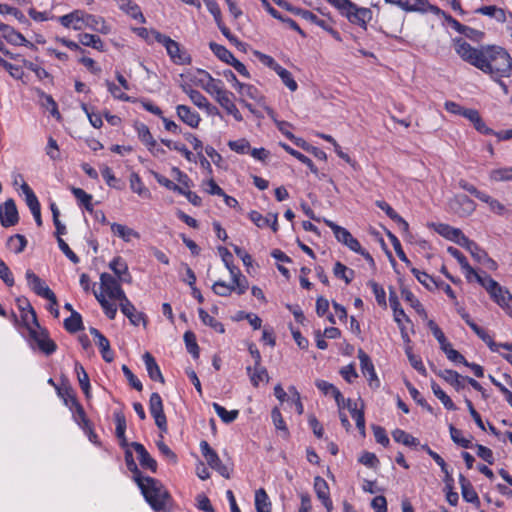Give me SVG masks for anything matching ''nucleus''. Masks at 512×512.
<instances>
[{
  "label": "nucleus",
  "mask_w": 512,
  "mask_h": 512,
  "mask_svg": "<svg viewBox=\"0 0 512 512\" xmlns=\"http://www.w3.org/2000/svg\"><path fill=\"white\" fill-rule=\"evenodd\" d=\"M209 47L212 52L223 62L230 64L234 60V55L224 46L215 42H210Z\"/></svg>",
  "instance_id": "de8ad7c7"
},
{
  "label": "nucleus",
  "mask_w": 512,
  "mask_h": 512,
  "mask_svg": "<svg viewBox=\"0 0 512 512\" xmlns=\"http://www.w3.org/2000/svg\"><path fill=\"white\" fill-rule=\"evenodd\" d=\"M91 335H93L95 343L98 345L103 359L110 363L114 360V353L110 348L109 340L96 328L91 327L89 329Z\"/></svg>",
  "instance_id": "dca6fc26"
},
{
  "label": "nucleus",
  "mask_w": 512,
  "mask_h": 512,
  "mask_svg": "<svg viewBox=\"0 0 512 512\" xmlns=\"http://www.w3.org/2000/svg\"><path fill=\"white\" fill-rule=\"evenodd\" d=\"M361 371L367 377L370 387L376 389L380 386V381L376 375L374 365L370 357L362 350H358Z\"/></svg>",
  "instance_id": "f8f14e48"
},
{
  "label": "nucleus",
  "mask_w": 512,
  "mask_h": 512,
  "mask_svg": "<svg viewBox=\"0 0 512 512\" xmlns=\"http://www.w3.org/2000/svg\"><path fill=\"white\" fill-rule=\"evenodd\" d=\"M136 483L145 500L154 511H162L166 508L168 502L171 500V496L161 481L149 476H144L141 479H136Z\"/></svg>",
  "instance_id": "f03ea898"
},
{
  "label": "nucleus",
  "mask_w": 512,
  "mask_h": 512,
  "mask_svg": "<svg viewBox=\"0 0 512 512\" xmlns=\"http://www.w3.org/2000/svg\"><path fill=\"white\" fill-rule=\"evenodd\" d=\"M278 76L281 78L282 82L291 90L296 91L298 85L296 81L293 79L292 74L282 66H279L275 71Z\"/></svg>",
  "instance_id": "680f3d73"
},
{
  "label": "nucleus",
  "mask_w": 512,
  "mask_h": 512,
  "mask_svg": "<svg viewBox=\"0 0 512 512\" xmlns=\"http://www.w3.org/2000/svg\"><path fill=\"white\" fill-rule=\"evenodd\" d=\"M232 277V285L235 286V290L239 295L244 294L248 289V281L247 279L241 275L240 270L238 269V273L231 274Z\"/></svg>",
  "instance_id": "338daca9"
},
{
  "label": "nucleus",
  "mask_w": 512,
  "mask_h": 512,
  "mask_svg": "<svg viewBox=\"0 0 512 512\" xmlns=\"http://www.w3.org/2000/svg\"><path fill=\"white\" fill-rule=\"evenodd\" d=\"M154 39L159 44L163 45L170 60L176 65H189L192 62V57L188 51L182 47L177 41L171 39L169 36L162 34L158 31H153Z\"/></svg>",
  "instance_id": "7ed1b4c3"
},
{
  "label": "nucleus",
  "mask_w": 512,
  "mask_h": 512,
  "mask_svg": "<svg viewBox=\"0 0 512 512\" xmlns=\"http://www.w3.org/2000/svg\"><path fill=\"white\" fill-rule=\"evenodd\" d=\"M451 206L460 216L472 214L476 207L474 201L464 194L456 195Z\"/></svg>",
  "instance_id": "aec40b11"
},
{
  "label": "nucleus",
  "mask_w": 512,
  "mask_h": 512,
  "mask_svg": "<svg viewBox=\"0 0 512 512\" xmlns=\"http://www.w3.org/2000/svg\"><path fill=\"white\" fill-rule=\"evenodd\" d=\"M64 327L69 333H76L84 329L82 317L76 312L72 311L70 317L64 320Z\"/></svg>",
  "instance_id": "a19ab883"
},
{
  "label": "nucleus",
  "mask_w": 512,
  "mask_h": 512,
  "mask_svg": "<svg viewBox=\"0 0 512 512\" xmlns=\"http://www.w3.org/2000/svg\"><path fill=\"white\" fill-rule=\"evenodd\" d=\"M0 32L3 38L13 45L33 46L20 32L7 24L0 22Z\"/></svg>",
  "instance_id": "412c9836"
},
{
  "label": "nucleus",
  "mask_w": 512,
  "mask_h": 512,
  "mask_svg": "<svg viewBox=\"0 0 512 512\" xmlns=\"http://www.w3.org/2000/svg\"><path fill=\"white\" fill-rule=\"evenodd\" d=\"M218 252L222 258V261L224 262L226 268L229 270L230 274H237L238 273V268L236 266L233 265V255L231 254V252L225 248V247H219L218 248Z\"/></svg>",
  "instance_id": "69168bd1"
},
{
  "label": "nucleus",
  "mask_w": 512,
  "mask_h": 512,
  "mask_svg": "<svg viewBox=\"0 0 512 512\" xmlns=\"http://www.w3.org/2000/svg\"><path fill=\"white\" fill-rule=\"evenodd\" d=\"M280 146L287 152L289 153L290 155H292L293 157H295L296 159H298L300 162H302L303 164L307 165V167L310 169V171L315 174L316 176H318V169L317 167L314 165V163L312 162V160L310 158H308L307 156H305L304 154L300 153L299 151L291 148L289 145H287L286 143H280Z\"/></svg>",
  "instance_id": "f704fd0d"
},
{
  "label": "nucleus",
  "mask_w": 512,
  "mask_h": 512,
  "mask_svg": "<svg viewBox=\"0 0 512 512\" xmlns=\"http://www.w3.org/2000/svg\"><path fill=\"white\" fill-rule=\"evenodd\" d=\"M75 372L77 374L79 385L85 394L86 398H90V380L84 367L79 363L75 362Z\"/></svg>",
  "instance_id": "c9c22d12"
},
{
  "label": "nucleus",
  "mask_w": 512,
  "mask_h": 512,
  "mask_svg": "<svg viewBox=\"0 0 512 512\" xmlns=\"http://www.w3.org/2000/svg\"><path fill=\"white\" fill-rule=\"evenodd\" d=\"M21 190L25 194L26 204L29 207L30 211L36 210L37 208L40 207V203L35 193L26 182H23V184L21 185Z\"/></svg>",
  "instance_id": "4d7b16f0"
},
{
  "label": "nucleus",
  "mask_w": 512,
  "mask_h": 512,
  "mask_svg": "<svg viewBox=\"0 0 512 512\" xmlns=\"http://www.w3.org/2000/svg\"><path fill=\"white\" fill-rule=\"evenodd\" d=\"M177 116L191 128H197L200 123V116L197 112L192 111L189 106L178 105L176 107Z\"/></svg>",
  "instance_id": "393cba45"
},
{
  "label": "nucleus",
  "mask_w": 512,
  "mask_h": 512,
  "mask_svg": "<svg viewBox=\"0 0 512 512\" xmlns=\"http://www.w3.org/2000/svg\"><path fill=\"white\" fill-rule=\"evenodd\" d=\"M401 296L402 298L410 304L414 310L423 317H427V313L423 307V305L420 303V301L415 297V295L407 288L403 287L401 289Z\"/></svg>",
  "instance_id": "4c0bfd02"
},
{
  "label": "nucleus",
  "mask_w": 512,
  "mask_h": 512,
  "mask_svg": "<svg viewBox=\"0 0 512 512\" xmlns=\"http://www.w3.org/2000/svg\"><path fill=\"white\" fill-rule=\"evenodd\" d=\"M109 268L114 272L119 281L130 284L132 276L129 273L128 265L121 257H115L110 263Z\"/></svg>",
  "instance_id": "4be33fe9"
},
{
  "label": "nucleus",
  "mask_w": 512,
  "mask_h": 512,
  "mask_svg": "<svg viewBox=\"0 0 512 512\" xmlns=\"http://www.w3.org/2000/svg\"><path fill=\"white\" fill-rule=\"evenodd\" d=\"M129 182H130V188L134 193L138 194L140 197H142L144 199L151 198V192L144 185L140 176L137 173H132L130 175Z\"/></svg>",
  "instance_id": "473e14b6"
},
{
  "label": "nucleus",
  "mask_w": 512,
  "mask_h": 512,
  "mask_svg": "<svg viewBox=\"0 0 512 512\" xmlns=\"http://www.w3.org/2000/svg\"><path fill=\"white\" fill-rule=\"evenodd\" d=\"M255 508L257 512H271V502L263 488L255 492Z\"/></svg>",
  "instance_id": "ea45409f"
},
{
  "label": "nucleus",
  "mask_w": 512,
  "mask_h": 512,
  "mask_svg": "<svg viewBox=\"0 0 512 512\" xmlns=\"http://www.w3.org/2000/svg\"><path fill=\"white\" fill-rule=\"evenodd\" d=\"M435 231L441 236L445 237L446 239L457 243L458 245H460L462 237H465V235L460 229L454 228L444 223H439L435 225Z\"/></svg>",
  "instance_id": "a878e982"
},
{
  "label": "nucleus",
  "mask_w": 512,
  "mask_h": 512,
  "mask_svg": "<svg viewBox=\"0 0 512 512\" xmlns=\"http://www.w3.org/2000/svg\"><path fill=\"white\" fill-rule=\"evenodd\" d=\"M324 223L333 231L338 242L347 246L352 251H358L360 249L359 241L354 238L346 228L341 227L328 219H324Z\"/></svg>",
  "instance_id": "6e6552de"
},
{
  "label": "nucleus",
  "mask_w": 512,
  "mask_h": 512,
  "mask_svg": "<svg viewBox=\"0 0 512 512\" xmlns=\"http://www.w3.org/2000/svg\"><path fill=\"white\" fill-rule=\"evenodd\" d=\"M111 231L113 232L114 235L122 238L125 242H129L132 237H135V238L140 237L138 232H136L132 228H129L126 225L119 224V223L111 224Z\"/></svg>",
  "instance_id": "72a5a7b5"
},
{
  "label": "nucleus",
  "mask_w": 512,
  "mask_h": 512,
  "mask_svg": "<svg viewBox=\"0 0 512 512\" xmlns=\"http://www.w3.org/2000/svg\"><path fill=\"white\" fill-rule=\"evenodd\" d=\"M433 371L442 379H444L447 383L453 386L457 391L464 388V377H462L458 372L450 369L445 370H436Z\"/></svg>",
  "instance_id": "bb28decb"
},
{
  "label": "nucleus",
  "mask_w": 512,
  "mask_h": 512,
  "mask_svg": "<svg viewBox=\"0 0 512 512\" xmlns=\"http://www.w3.org/2000/svg\"><path fill=\"white\" fill-rule=\"evenodd\" d=\"M72 409L73 412V418L75 422L85 431H89L91 434L92 427L90 420L87 418L86 413L84 411L83 406L80 404V402L77 400V398L72 397Z\"/></svg>",
  "instance_id": "b1692460"
},
{
  "label": "nucleus",
  "mask_w": 512,
  "mask_h": 512,
  "mask_svg": "<svg viewBox=\"0 0 512 512\" xmlns=\"http://www.w3.org/2000/svg\"><path fill=\"white\" fill-rule=\"evenodd\" d=\"M85 12L83 10H74L69 14L60 16L58 21L65 28H72L73 30L79 31L84 28Z\"/></svg>",
  "instance_id": "4468645a"
},
{
  "label": "nucleus",
  "mask_w": 512,
  "mask_h": 512,
  "mask_svg": "<svg viewBox=\"0 0 512 512\" xmlns=\"http://www.w3.org/2000/svg\"><path fill=\"white\" fill-rule=\"evenodd\" d=\"M94 295L99 304L101 305L105 315L109 319L113 320L117 314V306L113 303H110L108 299L103 295V293L95 292Z\"/></svg>",
  "instance_id": "a18cd8bd"
},
{
  "label": "nucleus",
  "mask_w": 512,
  "mask_h": 512,
  "mask_svg": "<svg viewBox=\"0 0 512 512\" xmlns=\"http://www.w3.org/2000/svg\"><path fill=\"white\" fill-rule=\"evenodd\" d=\"M314 489L318 499L322 502V504L327 509V512H331L333 508L332 501L329 496V486L325 479L320 476L315 477L314 479Z\"/></svg>",
  "instance_id": "a211bd4d"
},
{
  "label": "nucleus",
  "mask_w": 512,
  "mask_h": 512,
  "mask_svg": "<svg viewBox=\"0 0 512 512\" xmlns=\"http://www.w3.org/2000/svg\"><path fill=\"white\" fill-rule=\"evenodd\" d=\"M344 16L352 24L359 25L361 28H367V23L372 20V11L369 8L358 7L355 3L352 4Z\"/></svg>",
  "instance_id": "9d476101"
},
{
  "label": "nucleus",
  "mask_w": 512,
  "mask_h": 512,
  "mask_svg": "<svg viewBox=\"0 0 512 512\" xmlns=\"http://www.w3.org/2000/svg\"><path fill=\"white\" fill-rule=\"evenodd\" d=\"M213 408L216 414L221 418L224 423L233 422L239 415L238 410L227 411L223 406L218 403H213Z\"/></svg>",
  "instance_id": "864d4df0"
},
{
  "label": "nucleus",
  "mask_w": 512,
  "mask_h": 512,
  "mask_svg": "<svg viewBox=\"0 0 512 512\" xmlns=\"http://www.w3.org/2000/svg\"><path fill=\"white\" fill-rule=\"evenodd\" d=\"M475 12L478 14L489 16L491 18H495L499 22H504L506 20L505 11L502 8H498L494 5L482 6L478 8Z\"/></svg>",
  "instance_id": "37998d69"
},
{
  "label": "nucleus",
  "mask_w": 512,
  "mask_h": 512,
  "mask_svg": "<svg viewBox=\"0 0 512 512\" xmlns=\"http://www.w3.org/2000/svg\"><path fill=\"white\" fill-rule=\"evenodd\" d=\"M471 329L483 342L488 345L491 351L497 352L499 348H503L512 352V343H496L487 333V331L478 325H471Z\"/></svg>",
  "instance_id": "6ab92c4d"
},
{
  "label": "nucleus",
  "mask_w": 512,
  "mask_h": 512,
  "mask_svg": "<svg viewBox=\"0 0 512 512\" xmlns=\"http://www.w3.org/2000/svg\"><path fill=\"white\" fill-rule=\"evenodd\" d=\"M26 280L30 288L38 295L53 305H58L54 292L31 270H27L25 274Z\"/></svg>",
  "instance_id": "0eeeda50"
},
{
  "label": "nucleus",
  "mask_w": 512,
  "mask_h": 512,
  "mask_svg": "<svg viewBox=\"0 0 512 512\" xmlns=\"http://www.w3.org/2000/svg\"><path fill=\"white\" fill-rule=\"evenodd\" d=\"M29 337L30 340L37 345L39 350L46 355H50L56 351V343L50 339L48 331L40 325L29 332Z\"/></svg>",
  "instance_id": "423d86ee"
},
{
  "label": "nucleus",
  "mask_w": 512,
  "mask_h": 512,
  "mask_svg": "<svg viewBox=\"0 0 512 512\" xmlns=\"http://www.w3.org/2000/svg\"><path fill=\"white\" fill-rule=\"evenodd\" d=\"M490 179L493 181L512 180V167L498 168L490 172Z\"/></svg>",
  "instance_id": "0e129e2a"
},
{
  "label": "nucleus",
  "mask_w": 512,
  "mask_h": 512,
  "mask_svg": "<svg viewBox=\"0 0 512 512\" xmlns=\"http://www.w3.org/2000/svg\"><path fill=\"white\" fill-rule=\"evenodd\" d=\"M347 408L349 409L352 418L355 420L359 432L365 436V418L363 409H357L356 404L353 406L351 399L347 400Z\"/></svg>",
  "instance_id": "e433bc0d"
},
{
  "label": "nucleus",
  "mask_w": 512,
  "mask_h": 512,
  "mask_svg": "<svg viewBox=\"0 0 512 512\" xmlns=\"http://www.w3.org/2000/svg\"><path fill=\"white\" fill-rule=\"evenodd\" d=\"M143 360H144L148 375L151 378V380L164 383L163 375H162L160 368H159L158 364L156 363L154 357L149 352H146L143 355Z\"/></svg>",
  "instance_id": "7c9ffc66"
},
{
  "label": "nucleus",
  "mask_w": 512,
  "mask_h": 512,
  "mask_svg": "<svg viewBox=\"0 0 512 512\" xmlns=\"http://www.w3.org/2000/svg\"><path fill=\"white\" fill-rule=\"evenodd\" d=\"M149 410L153 418L155 419L156 426L160 429L162 433H166L167 428V419L163 409V402L161 396L154 392L150 396L149 400Z\"/></svg>",
  "instance_id": "1a4fd4ad"
},
{
  "label": "nucleus",
  "mask_w": 512,
  "mask_h": 512,
  "mask_svg": "<svg viewBox=\"0 0 512 512\" xmlns=\"http://www.w3.org/2000/svg\"><path fill=\"white\" fill-rule=\"evenodd\" d=\"M411 272L417 278V280L428 290L431 291L439 287L438 281L426 272L420 271L414 267L411 268Z\"/></svg>",
  "instance_id": "58836bf2"
},
{
  "label": "nucleus",
  "mask_w": 512,
  "mask_h": 512,
  "mask_svg": "<svg viewBox=\"0 0 512 512\" xmlns=\"http://www.w3.org/2000/svg\"><path fill=\"white\" fill-rule=\"evenodd\" d=\"M19 222V214L13 199H7L0 205V223L3 227L8 228L15 226Z\"/></svg>",
  "instance_id": "9b49d317"
},
{
  "label": "nucleus",
  "mask_w": 512,
  "mask_h": 512,
  "mask_svg": "<svg viewBox=\"0 0 512 512\" xmlns=\"http://www.w3.org/2000/svg\"><path fill=\"white\" fill-rule=\"evenodd\" d=\"M71 192L88 212H93L92 195L86 193L83 189L76 187H72Z\"/></svg>",
  "instance_id": "8fccbe9b"
},
{
  "label": "nucleus",
  "mask_w": 512,
  "mask_h": 512,
  "mask_svg": "<svg viewBox=\"0 0 512 512\" xmlns=\"http://www.w3.org/2000/svg\"><path fill=\"white\" fill-rule=\"evenodd\" d=\"M200 449H201L202 455L205 458L208 465L212 469L216 470L222 477L229 479L230 478L229 468L225 464L222 463V461L219 458L216 451L213 450L206 441H201Z\"/></svg>",
  "instance_id": "39448f33"
},
{
  "label": "nucleus",
  "mask_w": 512,
  "mask_h": 512,
  "mask_svg": "<svg viewBox=\"0 0 512 512\" xmlns=\"http://www.w3.org/2000/svg\"><path fill=\"white\" fill-rule=\"evenodd\" d=\"M84 28L107 35L111 32V27L106 23L103 17L88 14L85 12Z\"/></svg>",
  "instance_id": "5701e85b"
},
{
  "label": "nucleus",
  "mask_w": 512,
  "mask_h": 512,
  "mask_svg": "<svg viewBox=\"0 0 512 512\" xmlns=\"http://www.w3.org/2000/svg\"><path fill=\"white\" fill-rule=\"evenodd\" d=\"M491 299L512 318V294L503 286L488 293Z\"/></svg>",
  "instance_id": "ddd939ff"
},
{
  "label": "nucleus",
  "mask_w": 512,
  "mask_h": 512,
  "mask_svg": "<svg viewBox=\"0 0 512 512\" xmlns=\"http://www.w3.org/2000/svg\"><path fill=\"white\" fill-rule=\"evenodd\" d=\"M121 312L129 319L131 324L137 326L140 322L146 324L145 315L142 312H138L132 302L126 297L120 303Z\"/></svg>",
  "instance_id": "f3484780"
},
{
  "label": "nucleus",
  "mask_w": 512,
  "mask_h": 512,
  "mask_svg": "<svg viewBox=\"0 0 512 512\" xmlns=\"http://www.w3.org/2000/svg\"><path fill=\"white\" fill-rule=\"evenodd\" d=\"M392 437L396 442L401 443L405 446L411 447L417 446L419 444V440L417 438L413 437L412 435L401 429H395L392 432Z\"/></svg>",
  "instance_id": "49530a36"
},
{
  "label": "nucleus",
  "mask_w": 512,
  "mask_h": 512,
  "mask_svg": "<svg viewBox=\"0 0 512 512\" xmlns=\"http://www.w3.org/2000/svg\"><path fill=\"white\" fill-rule=\"evenodd\" d=\"M460 246L465 248L471 256L479 263L486 259V251L483 250L476 242L470 240L468 237H462Z\"/></svg>",
  "instance_id": "c756f323"
},
{
  "label": "nucleus",
  "mask_w": 512,
  "mask_h": 512,
  "mask_svg": "<svg viewBox=\"0 0 512 512\" xmlns=\"http://www.w3.org/2000/svg\"><path fill=\"white\" fill-rule=\"evenodd\" d=\"M120 8L129 14L132 18L144 22V16L139 6L131 0H120Z\"/></svg>",
  "instance_id": "c03bdc74"
},
{
  "label": "nucleus",
  "mask_w": 512,
  "mask_h": 512,
  "mask_svg": "<svg viewBox=\"0 0 512 512\" xmlns=\"http://www.w3.org/2000/svg\"><path fill=\"white\" fill-rule=\"evenodd\" d=\"M431 389L434 395L442 402L446 409L456 410V406L451 398L441 389V387L436 382H431Z\"/></svg>",
  "instance_id": "09e8293b"
},
{
  "label": "nucleus",
  "mask_w": 512,
  "mask_h": 512,
  "mask_svg": "<svg viewBox=\"0 0 512 512\" xmlns=\"http://www.w3.org/2000/svg\"><path fill=\"white\" fill-rule=\"evenodd\" d=\"M198 313L201 321L205 325L210 326L218 333L225 332L224 325L221 322L217 321L214 317L210 316L203 308H199Z\"/></svg>",
  "instance_id": "3c124183"
},
{
  "label": "nucleus",
  "mask_w": 512,
  "mask_h": 512,
  "mask_svg": "<svg viewBox=\"0 0 512 512\" xmlns=\"http://www.w3.org/2000/svg\"><path fill=\"white\" fill-rule=\"evenodd\" d=\"M387 236L399 259L402 262H404L407 266H411V261L407 258L406 254L404 253L399 239L390 231L387 232Z\"/></svg>",
  "instance_id": "052dcab7"
},
{
  "label": "nucleus",
  "mask_w": 512,
  "mask_h": 512,
  "mask_svg": "<svg viewBox=\"0 0 512 512\" xmlns=\"http://www.w3.org/2000/svg\"><path fill=\"white\" fill-rule=\"evenodd\" d=\"M121 281L116 279L109 273H102L100 275V288L103 295L107 298L118 300L119 303L127 296L120 284Z\"/></svg>",
  "instance_id": "20e7f679"
},
{
  "label": "nucleus",
  "mask_w": 512,
  "mask_h": 512,
  "mask_svg": "<svg viewBox=\"0 0 512 512\" xmlns=\"http://www.w3.org/2000/svg\"><path fill=\"white\" fill-rule=\"evenodd\" d=\"M389 303H390V307L393 310L394 320L397 324H401V321L403 319H405L407 322H409V318L406 316L404 310L400 306V302H399L396 292L392 289H390V292H389Z\"/></svg>",
  "instance_id": "2f4dec72"
},
{
  "label": "nucleus",
  "mask_w": 512,
  "mask_h": 512,
  "mask_svg": "<svg viewBox=\"0 0 512 512\" xmlns=\"http://www.w3.org/2000/svg\"><path fill=\"white\" fill-rule=\"evenodd\" d=\"M23 304L26 305L27 310L21 313V321L23 326L30 332L35 327H39V322L34 308L26 298H23Z\"/></svg>",
  "instance_id": "cd10ccee"
},
{
  "label": "nucleus",
  "mask_w": 512,
  "mask_h": 512,
  "mask_svg": "<svg viewBox=\"0 0 512 512\" xmlns=\"http://www.w3.org/2000/svg\"><path fill=\"white\" fill-rule=\"evenodd\" d=\"M246 372L250 378L251 384L254 387H258L260 382L269 381L268 371L261 364L259 366L254 365L253 367H246Z\"/></svg>",
  "instance_id": "c85d7f7f"
},
{
  "label": "nucleus",
  "mask_w": 512,
  "mask_h": 512,
  "mask_svg": "<svg viewBox=\"0 0 512 512\" xmlns=\"http://www.w3.org/2000/svg\"><path fill=\"white\" fill-rule=\"evenodd\" d=\"M106 86H107L108 91L112 94V96L115 99H118V100H121V101H125V102H136L135 99H133L132 97H130L127 94H125L120 89V87L117 86L115 83L107 80L106 81Z\"/></svg>",
  "instance_id": "e2e57ef3"
},
{
  "label": "nucleus",
  "mask_w": 512,
  "mask_h": 512,
  "mask_svg": "<svg viewBox=\"0 0 512 512\" xmlns=\"http://www.w3.org/2000/svg\"><path fill=\"white\" fill-rule=\"evenodd\" d=\"M130 447H132L137 453L139 463L144 469H148L152 473H155L157 471L156 460L153 457H151L149 452L141 443L132 442L130 443Z\"/></svg>",
  "instance_id": "2eb2a0df"
},
{
  "label": "nucleus",
  "mask_w": 512,
  "mask_h": 512,
  "mask_svg": "<svg viewBox=\"0 0 512 512\" xmlns=\"http://www.w3.org/2000/svg\"><path fill=\"white\" fill-rule=\"evenodd\" d=\"M161 142L169 149H172V150H175V151H178L180 153L183 154V156L188 160V161H194L193 159V154L191 153V151H189L187 149V147L182 144V143H179V142H173L171 140H168V139H161Z\"/></svg>",
  "instance_id": "13d9d810"
},
{
  "label": "nucleus",
  "mask_w": 512,
  "mask_h": 512,
  "mask_svg": "<svg viewBox=\"0 0 512 512\" xmlns=\"http://www.w3.org/2000/svg\"><path fill=\"white\" fill-rule=\"evenodd\" d=\"M334 276L343 279L346 284L351 283L354 277V271L341 262H336L333 268Z\"/></svg>",
  "instance_id": "603ef678"
},
{
  "label": "nucleus",
  "mask_w": 512,
  "mask_h": 512,
  "mask_svg": "<svg viewBox=\"0 0 512 512\" xmlns=\"http://www.w3.org/2000/svg\"><path fill=\"white\" fill-rule=\"evenodd\" d=\"M79 42L83 46L92 47L98 51H104V43L101 38L94 34L83 33L79 35Z\"/></svg>",
  "instance_id": "79ce46f5"
},
{
  "label": "nucleus",
  "mask_w": 512,
  "mask_h": 512,
  "mask_svg": "<svg viewBox=\"0 0 512 512\" xmlns=\"http://www.w3.org/2000/svg\"><path fill=\"white\" fill-rule=\"evenodd\" d=\"M137 134L139 139L145 144V145H151L156 146V141L153 138L149 128L147 125L143 123H139L135 125Z\"/></svg>",
  "instance_id": "5fc2aeb1"
},
{
  "label": "nucleus",
  "mask_w": 512,
  "mask_h": 512,
  "mask_svg": "<svg viewBox=\"0 0 512 512\" xmlns=\"http://www.w3.org/2000/svg\"><path fill=\"white\" fill-rule=\"evenodd\" d=\"M8 244L13 248L14 252L18 254L24 251L27 245V240L25 236L15 234L9 238Z\"/></svg>",
  "instance_id": "774afa93"
},
{
  "label": "nucleus",
  "mask_w": 512,
  "mask_h": 512,
  "mask_svg": "<svg viewBox=\"0 0 512 512\" xmlns=\"http://www.w3.org/2000/svg\"><path fill=\"white\" fill-rule=\"evenodd\" d=\"M454 48L463 61L489 74L493 80L512 75V58L500 46L489 45L477 49L458 38L454 40Z\"/></svg>",
  "instance_id": "f257e3e1"
},
{
  "label": "nucleus",
  "mask_w": 512,
  "mask_h": 512,
  "mask_svg": "<svg viewBox=\"0 0 512 512\" xmlns=\"http://www.w3.org/2000/svg\"><path fill=\"white\" fill-rule=\"evenodd\" d=\"M184 342L187 351L193 356V358H199V346L196 341V336L192 331H186L184 334Z\"/></svg>",
  "instance_id": "6e6d98bb"
},
{
  "label": "nucleus",
  "mask_w": 512,
  "mask_h": 512,
  "mask_svg": "<svg viewBox=\"0 0 512 512\" xmlns=\"http://www.w3.org/2000/svg\"><path fill=\"white\" fill-rule=\"evenodd\" d=\"M450 436L454 443L463 447V448H471L472 442L470 439H466L462 436V431L454 427L452 424L449 426Z\"/></svg>",
  "instance_id": "bf43d9fd"
}]
</instances>
